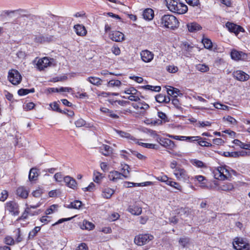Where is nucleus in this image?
I'll use <instances>...</instances> for the list:
<instances>
[{
	"label": "nucleus",
	"mask_w": 250,
	"mask_h": 250,
	"mask_svg": "<svg viewBox=\"0 0 250 250\" xmlns=\"http://www.w3.org/2000/svg\"><path fill=\"white\" fill-rule=\"evenodd\" d=\"M115 191L112 188L107 187H104L102 189V195L106 199H109L114 194Z\"/></svg>",
	"instance_id": "nucleus-18"
},
{
	"label": "nucleus",
	"mask_w": 250,
	"mask_h": 250,
	"mask_svg": "<svg viewBox=\"0 0 250 250\" xmlns=\"http://www.w3.org/2000/svg\"><path fill=\"white\" fill-rule=\"evenodd\" d=\"M112 148L106 145H103L100 147V151L104 156H108L112 153Z\"/></svg>",
	"instance_id": "nucleus-23"
},
{
	"label": "nucleus",
	"mask_w": 250,
	"mask_h": 250,
	"mask_svg": "<svg viewBox=\"0 0 250 250\" xmlns=\"http://www.w3.org/2000/svg\"><path fill=\"white\" fill-rule=\"evenodd\" d=\"M159 143L162 146L170 150L173 149L176 146L173 141L167 138H160Z\"/></svg>",
	"instance_id": "nucleus-10"
},
{
	"label": "nucleus",
	"mask_w": 250,
	"mask_h": 250,
	"mask_svg": "<svg viewBox=\"0 0 250 250\" xmlns=\"http://www.w3.org/2000/svg\"><path fill=\"white\" fill-rule=\"evenodd\" d=\"M121 84V82L118 80H110L107 83L108 87H119Z\"/></svg>",
	"instance_id": "nucleus-41"
},
{
	"label": "nucleus",
	"mask_w": 250,
	"mask_h": 250,
	"mask_svg": "<svg viewBox=\"0 0 250 250\" xmlns=\"http://www.w3.org/2000/svg\"><path fill=\"white\" fill-rule=\"evenodd\" d=\"M115 131L121 137L123 138H127L131 141L133 142H136V139L130 134L129 133L115 129Z\"/></svg>",
	"instance_id": "nucleus-28"
},
{
	"label": "nucleus",
	"mask_w": 250,
	"mask_h": 250,
	"mask_svg": "<svg viewBox=\"0 0 250 250\" xmlns=\"http://www.w3.org/2000/svg\"><path fill=\"white\" fill-rule=\"evenodd\" d=\"M28 191L23 187H19L17 189V194L22 198H26L28 196Z\"/></svg>",
	"instance_id": "nucleus-26"
},
{
	"label": "nucleus",
	"mask_w": 250,
	"mask_h": 250,
	"mask_svg": "<svg viewBox=\"0 0 250 250\" xmlns=\"http://www.w3.org/2000/svg\"><path fill=\"white\" fill-rule=\"evenodd\" d=\"M167 70L169 73H174L178 71V68L174 65H169L167 67Z\"/></svg>",
	"instance_id": "nucleus-51"
},
{
	"label": "nucleus",
	"mask_w": 250,
	"mask_h": 250,
	"mask_svg": "<svg viewBox=\"0 0 250 250\" xmlns=\"http://www.w3.org/2000/svg\"><path fill=\"white\" fill-rule=\"evenodd\" d=\"M132 106L140 113H144L149 108V105L144 101L133 103Z\"/></svg>",
	"instance_id": "nucleus-11"
},
{
	"label": "nucleus",
	"mask_w": 250,
	"mask_h": 250,
	"mask_svg": "<svg viewBox=\"0 0 250 250\" xmlns=\"http://www.w3.org/2000/svg\"><path fill=\"white\" fill-rule=\"evenodd\" d=\"M237 240L234 241L233 243V245L235 244V246H236L237 248H240V245H250L248 243H245L244 242L242 239L240 238H236Z\"/></svg>",
	"instance_id": "nucleus-47"
},
{
	"label": "nucleus",
	"mask_w": 250,
	"mask_h": 250,
	"mask_svg": "<svg viewBox=\"0 0 250 250\" xmlns=\"http://www.w3.org/2000/svg\"><path fill=\"white\" fill-rule=\"evenodd\" d=\"M166 5L169 11L178 14H183L188 10V6L179 0H166Z\"/></svg>",
	"instance_id": "nucleus-1"
},
{
	"label": "nucleus",
	"mask_w": 250,
	"mask_h": 250,
	"mask_svg": "<svg viewBox=\"0 0 250 250\" xmlns=\"http://www.w3.org/2000/svg\"><path fill=\"white\" fill-rule=\"evenodd\" d=\"M202 42L206 48L210 49L212 48V42L210 40L207 38L203 39L202 40Z\"/></svg>",
	"instance_id": "nucleus-43"
},
{
	"label": "nucleus",
	"mask_w": 250,
	"mask_h": 250,
	"mask_svg": "<svg viewBox=\"0 0 250 250\" xmlns=\"http://www.w3.org/2000/svg\"><path fill=\"white\" fill-rule=\"evenodd\" d=\"M1 197H0V200L1 201H4L8 197V192L6 190H3L1 192Z\"/></svg>",
	"instance_id": "nucleus-63"
},
{
	"label": "nucleus",
	"mask_w": 250,
	"mask_h": 250,
	"mask_svg": "<svg viewBox=\"0 0 250 250\" xmlns=\"http://www.w3.org/2000/svg\"><path fill=\"white\" fill-rule=\"evenodd\" d=\"M158 116L159 118L161 119V120L158 119L152 121L151 123L154 125H162L163 123H166L168 121L167 117L165 113L161 111H159L158 112Z\"/></svg>",
	"instance_id": "nucleus-17"
},
{
	"label": "nucleus",
	"mask_w": 250,
	"mask_h": 250,
	"mask_svg": "<svg viewBox=\"0 0 250 250\" xmlns=\"http://www.w3.org/2000/svg\"><path fill=\"white\" fill-rule=\"evenodd\" d=\"M94 181L96 183H99L103 178L102 174L99 172H94Z\"/></svg>",
	"instance_id": "nucleus-54"
},
{
	"label": "nucleus",
	"mask_w": 250,
	"mask_h": 250,
	"mask_svg": "<svg viewBox=\"0 0 250 250\" xmlns=\"http://www.w3.org/2000/svg\"><path fill=\"white\" fill-rule=\"evenodd\" d=\"M230 56L232 60L236 61L250 60V54L239 51L235 49L232 50L230 53Z\"/></svg>",
	"instance_id": "nucleus-4"
},
{
	"label": "nucleus",
	"mask_w": 250,
	"mask_h": 250,
	"mask_svg": "<svg viewBox=\"0 0 250 250\" xmlns=\"http://www.w3.org/2000/svg\"><path fill=\"white\" fill-rule=\"evenodd\" d=\"M232 75L234 78L240 81H246L250 78L248 74L241 70L234 71Z\"/></svg>",
	"instance_id": "nucleus-15"
},
{
	"label": "nucleus",
	"mask_w": 250,
	"mask_h": 250,
	"mask_svg": "<svg viewBox=\"0 0 250 250\" xmlns=\"http://www.w3.org/2000/svg\"><path fill=\"white\" fill-rule=\"evenodd\" d=\"M76 250H88V247L85 243H81Z\"/></svg>",
	"instance_id": "nucleus-64"
},
{
	"label": "nucleus",
	"mask_w": 250,
	"mask_h": 250,
	"mask_svg": "<svg viewBox=\"0 0 250 250\" xmlns=\"http://www.w3.org/2000/svg\"><path fill=\"white\" fill-rule=\"evenodd\" d=\"M129 166L128 165L125 164L122 167V170L124 171L123 172V175L124 177L125 178H127L128 177V175L129 174Z\"/></svg>",
	"instance_id": "nucleus-45"
},
{
	"label": "nucleus",
	"mask_w": 250,
	"mask_h": 250,
	"mask_svg": "<svg viewBox=\"0 0 250 250\" xmlns=\"http://www.w3.org/2000/svg\"><path fill=\"white\" fill-rule=\"evenodd\" d=\"M35 105V104L33 103L30 102L24 105L23 106V108L26 110H30L32 109L34 107Z\"/></svg>",
	"instance_id": "nucleus-58"
},
{
	"label": "nucleus",
	"mask_w": 250,
	"mask_h": 250,
	"mask_svg": "<svg viewBox=\"0 0 250 250\" xmlns=\"http://www.w3.org/2000/svg\"><path fill=\"white\" fill-rule=\"evenodd\" d=\"M196 70L201 72H207L209 71V66L206 64H198L195 65Z\"/></svg>",
	"instance_id": "nucleus-35"
},
{
	"label": "nucleus",
	"mask_w": 250,
	"mask_h": 250,
	"mask_svg": "<svg viewBox=\"0 0 250 250\" xmlns=\"http://www.w3.org/2000/svg\"><path fill=\"white\" fill-rule=\"evenodd\" d=\"M225 26L230 32L234 33L236 36L240 32H244L245 31L244 28L241 26L229 21L226 23Z\"/></svg>",
	"instance_id": "nucleus-9"
},
{
	"label": "nucleus",
	"mask_w": 250,
	"mask_h": 250,
	"mask_svg": "<svg viewBox=\"0 0 250 250\" xmlns=\"http://www.w3.org/2000/svg\"><path fill=\"white\" fill-rule=\"evenodd\" d=\"M161 24L162 27L175 29L179 26V22L177 18L173 15L166 14L162 16L160 19Z\"/></svg>",
	"instance_id": "nucleus-2"
},
{
	"label": "nucleus",
	"mask_w": 250,
	"mask_h": 250,
	"mask_svg": "<svg viewBox=\"0 0 250 250\" xmlns=\"http://www.w3.org/2000/svg\"><path fill=\"white\" fill-rule=\"evenodd\" d=\"M181 140H188L190 142H195L201 139V137L200 136H192V137H187V136H181Z\"/></svg>",
	"instance_id": "nucleus-40"
},
{
	"label": "nucleus",
	"mask_w": 250,
	"mask_h": 250,
	"mask_svg": "<svg viewBox=\"0 0 250 250\" xmlns=\"http://www.w3.org/2000/svg\"><path fill=\"white\" fill-rule=\"evenodd\" d=\"M136 143H138L139 145H141L145 147L148 148H154L155 145L153 144H148V143H139L136 141Z\"/></svg>",
	"instance_id": "nucleus-56"
},
{
	"label": "nucleus",
	"mask_w": 250,
	"mask_h": 250,
	"mask_svg": "<svg viewBox=\"0 0 250 250\" xmlns=\"http://www.w3.org/2000/svg\"><path fill=\"white\" fill-rule=\"evenodd\" d=\"M95 227V225L91 222L87 220H83L82 224L81 225V228L83 229L92 230Z\"/></svg>",
	"instance_id": "nucleus-31"
},
{
	"label": "nucleus",
	"mask_w": 250,
	"mask_h": 250,
	"mask_svg": "<svg viewBox=\"0 0 250 250\" xmlns=\"http://www.w3.org/2000/svg\"><path fill=\"white\" fill-rule=\"evenodd\" d=\"M128 210L131 214L135 215H139L142 213V208L137 206H130Z\"/></svg>",
	"instance_id": "nucleus-27"
},
{
	"label": "nucleus",
	"mask_w": 250,
	"mask_h": 250,
	"mask_svg": "<svg viewBox=\"0 0 250 250\" xmlns=\"http://www.w3.org/2000/svg\"><path fill=\"white\" fill-rule=\"evenodd\" d=\"M87 81L95 85L99 86L102 84V80L98 77H90L87 79Z\"/></svg>",
	"instance_id": "nucleus-32"
},
{
	"label": "nucleus",
	"mask_w": 250,
	"mask_h": 250,
	"mask_svg": "<svg viewBox=\"0 0 250 250\" xmlns=\"http://www.w3.org/2000/svg\"><path fill=\"white\" fill-rule=\"evenodd\" d=\"M167 185H169L171 187H173L174 188L177 189L180 191H182V188L181 185L177 182L171 181V179L170 180Z\"/></svg>",
	"instance_id": "nucleus-39"
},
{
	"label": "nucleus",
	"mask_w": 250,
	"mask_h": 250,
	"mask_svg": "<svg viewBox=\"0 0 250 250\" xmlns=\"http://www.w3.org/2000/svg\"><path fill=\"white\" fill-rule=\"evenodd\" d=\"M179 243L183 248H187L190 245V242L188 238L184 237L180 238Z\"/></svg>",
	"instance_id": "nucleus-34"
},
{
	"label": "nucleus",
	"mask_w": 250,
	"mask_h": 250,
	"mask_svg": "<svg viewBox=\"0 0 250 250\" xmlns=\"http://www.w3.org/2000/svg\"><path fill=\"white\" fill-rule=\"evenodd\" d=\"M50 106L51 107L53 110L57 111L60 113H66L65 111H62L60 109L59 107V104L56 102H54L52 104H50Z\"/></svg>",
	"instance_id": "nucleus-42"
},
{
	"label": "nucleus",
	"mask_w": 250,
	"mask_h": 250,
	"mask_svg": "<svg viewBox=\"0 0 250 250\" xmlns=\"http://www.w3.org/2000/svg\"><path fill=\"white\" fill-rule=\"evenodd\" d=\"M82 203L81 201L79 200H75L68 205L67 208H69L79 209L82 206Z\"/></svg>",
	"instance_id": "nucleus-36"
},
{
	"label": "nucleus",
	"mask_w": 250,
	"mask_h": 250,
	"mask_svg": "<svg viewBox=\"0 0 250 250\" xmlns=\"http://www.w3.org/2000/svg\"><path fill=\"white\" fill-rule=\"evenodd\" d=\"M140 56L142 61L145 62H150L154 58V54L148 50L142 51L140 53Z\"/></svg>",
	"instance_id": "nucleus-13"
},
{
	"label": "nucleus",
	"mask_w": 250,
	"mask_h": 250,
	"mask_svg": "<svg viewBox=\"0 0 250 250\" xmlns=\"http://www.w3.org/2000/svg\"><path fill=\"white\" fill-rule=\"evenodd\" d=\"M76 34L81 36H84L87 33V31L85 27L81 24L75 25L74 27Z\"/></svg>",
	"instance_id": "nucleus-20"
},
{
	"label": "nucleus",
	"mask_w": 250,
	"mask_h": 250,
	"mask_svg": "<svg viewBox=\"0 0 250 250\" xmlns=\"http://www.w3.org/2000/svg\"><path fill=\"white\" fill-rule=\"evenodd\" d=\"M110 39L116 42H122L125 40V35L123 33L118 31H112L109 35Z\"/></svg>",
	"instance_id": "nucleus-14"
},
{
	"label": "nucleus",
	"mask_w": 250,
	"mask_h": 250,
	"mask_svg": "<svg viewBox=\"0 0 250 250\" xmlns=\"http://www.w3.org/2000/svg\"><path fill=\"white\" fill-rule=\"evenodd\" d=\"M41 230L40 227H36L33 230L30 231L29 233V238L32 239L36 235L37 233Z\"/></svg>",
	"instance_id": "nucleus-44"
},
{
	"label": "nucleus",
	"mask_w": 250,
	"mask_h": 250,
	"mask_svg": "<svg viewBox=\"0 0 250 250\" xmlns=\"http://www.w3.org/2000/svg\"><path fill=\"white\" fill-rule=\"evenodd\" d=\"M188 30L190 32H195L201 29V26L196 22H192L187 25Z\"/></svg>",
	"instance_id": "nucleus-29"
},
{
	"label": "nucleus",
	"mask_w": 250,
	"mask_h": 250,
	"mask_svg": "<svg viewBox=\"0 0 250 250\" xmlns=\"http://www.w3.org/2000/svg\"><path fill=\"white\" fill-rule=\"evenodd\" d=\"M63 181L65 185L73 189H75L77 188V183L76 181L72 177L69 176H66L63 177Z\"/></svg>",
	"instance_id": "nucleus-16"
},
{
	"label": "nucleus",
	"mask_w": 250,
	"mask_h": 250,
	"mask_svg": "<svg viewBox=\"0 0 250 250\" xmlns=\"http://www.w3.org/2000/svg\"><path fill=\"white\" fill-rule=\"evenodd\" d=\"M154 11L152 9L147 8L144 11L143 17L146 20H151L154 17Z\"/></svg>",
	"instance_id": "nucleus-24"
},
{
	"label": "nucleus",
	"mask_w": 250,
	"mask_h": 250,
	"mask_svg": "<svg viewBox=\"0 0 250 250\" xmlns=\"http://www.w3.org/2000/svg\"><path fill=\"white\" fill-rule=\"evenodd\" d=\"M8 80L12 84L16 85L21 82L22 77L18 70L11 69L8 72Z\"/></svg>",
	"instance_id": "nucleus-3"
},
{
	"label": "nucleus",
	"mask_w": 250,
	"mask_h": 250,
	"mask_svg": "<svg viewBox=\"0 0 250 250\" xmlns=\"http://www.w3.org/2000/svg\"><path fill=\"white\" fill-rule=\"evenodd\" d=\"M192 164L200 168L206 167L205 164L202 161L196 159L193 160Z\"/></svg>",
	"instance_id": "nucleus-50"
},
{
	"label": "nucleus",
	"mask_w": 250,
	"mask_h": 250,
	"mask_svg": "<svg viewBox=\"0 0 250 250\" xmlns=\"http://www.w3.org/2000/svg\"><path fill=\"white\" fill-rule=\"evenodd\" d=\"M30 214V211H29V207H27L24 212L22 214L21 216L19 217L18 220H23L27 218L28 215Z\"/></svg>",
	"instance_id": "nucleus-53"
},
{
	"label": "nucleus",
	"mask_w": 250,
	"mask_h": 250,
	"mask_svg": "<svg viewBox=\"0 0 250 250\" xmlns=\"http://www.w3.org/2000/svg\"><path fill=\"white\" fill-rule=\"evenodd\" d=\"M215 178L220 180L226 179L229 175V171L225 167H219L214 171Z\"/></svg>",
	"instance_id": "nucleus-7"
},
{
	"label": "nucleus",
	"mask_w": 250,
	"mask_h": 250,
	"mask_svg": "<svg viewBox=\"0 0 250 250\" xmlns=\"http://www.w3.org/2000/svg\"><path fill=\"white\" fill-rule=\"evenodd\" d=\"M35 92V89L34 88L31 89H23L21 88L18 91V93L20 96L26 95L29 93H34Z\"/></svg>",
	"instance_id": "nucleus-37"
},
{
	"label": "nucleus",
	"mask_w": 250,
	"mask_h": 250,
	"mask_svg": "<svg viewBox=\"0 0 250 250\" xmlns=\"http://www.w3.org/2000/svg\"><path fill=\"white\" fill-rule=\"evenodd\" d=\"M54 178L57 182H61L62 181V178L63 179L62 175L61 173L58 172L56 173L54 176Z\"/></svg>",
	"instance_id": "nucleus-61"
},
{
	"label": "nucleus",
	"mask_w": 250,
	"mask_h": 250,
	"mask_svg": "<svg viewBox=\"0 0 250 250\" xmlns=\"http://www.w3.org/2000/svg\"><path fill=\"white\" fill-rule=\"evenodd\" d=\"M173 174L179 181H182L185 182H188L189 176L187 171L181 167L173 170Z\"/></svg>",
	"instance_id": "nucleus-5"
},
{
	"label": "nucleus",
	"mask_w": 250,
	"mask_h": 250,
	"mask_svg": "<svg viewBox=\"0 0 250 250\" xmlns=\"http://www.w3.org/2000/svg\"><path fill=\"white\" fill-rule=\"evenodd\" d=\"M124 177L122 173L117 171H112L110 172L108 177L111 181L117 182L119 179H123Z\"/></svg>",
	"instance_id": "nucleus-19"
},
{
	"label": "nucleus",
	"mask_w": 250,
	"mask_h": 250,
	"mask_svg": "<svg viewBox=\"0 0 250 250\" xmlns=\"http://www.w3.org/2000/svg\"><path fill=\"white\" fill-rule=\"evenodd\" d=\"M153 239V236L149 234H139L135 236L134 243L138 246H143L148 243Z\"/></svg>",
	"instance_id": "nucleus-6"
},
{
	"label": "nucleus",
	"mask_w": 250,
	"mask_h": 250,
	"mask_svg": "<svg viewBox=\"0 0 250 250\" xmlns=\"http://www.w3.org/2000/svg\"><path fill=\"white\" fill-rule=\"evenodd\" d=\"M233 248L236 250H250V245H240V248H237L235 244L233 245Z\"/></svg>",
	"instance_id": "nucleus-62"
},
{
	"label": "nucleus",
	"mask_w": 250,
	"mask_h": 250,
	"mask_svg": "<svg viewBox=\"0 0 250 250\" xmlns=\"http://www.w3.org/2000/svg\"><path fill=\"white\" fill-rule=\"evenodd\" d=\"M51 64V62L49 58L45 57L43 58L39 59L36 63V65L40 70H42L45 68L50 66Z\"/></svg>",
	"instance_id": "nucleus-12"
},
{
	"label": "nucleus",
	"mask_w": 250,
	"mask_h": 250,
	"mask_svg": "<svg viewBox=\"0 0 250 250\" xmlns=\"http://www.w3.org/2000/svg\"><path fill=\"white\" fill-rule=\"evenodd\" d=\"M234 186L232 184L230 183H224L223 184L220 185L218 187V190L229 191L233 190Z\"/></svg>",
	"instance_id": "nucleus-22"
},
{
	"label": "nucleus",
	"mask_w": 250,
	"mask_h": 250,
	"mask_svg": "<svg viewBox=\"0 0 250 250\" xmlns=\"http://www.w3.org/2000/svg\"><path fill=\"white\" fill-rule=\"evenodd\" d=\"M157 179L160 181L162 182H165L167 185H168V182H169L171 178H168L167 175H163L161 176H159L157 177Z\"/></svg>",
	"instance_id": "nucleus-48"
},
{
	"label": "nucleus",
	"mask_w": 250,
	"mask_h": 250,
	"mask_svg": "<svg viewBox=\"0 0 250 250\" xmlns=\"http://www.w3.org/2000/svg\"><path fill=\"white\" fill-rule=\"evenodd\" d=\"M5 210L9 211L12 215L17 216L20 213L18 204L14 202L10 201L5 205Z\"/></svg>",
	"instance_id": "nucleus-8"
},
{
	"label": "nucleus",
	"mask_w": 250,
	"mask_h": 250,
	"mask_svg": "<svg viewBox=\"0 0 250 250\" xmlns=\"http://www.w3.org/2000/svg\"><path fill=\"white\" fill-rule=\"evenodd\" d=\"M140 93L139 91L137 92V93H135V95H130L129 96L126 98L125 97H124L125 98H127L128 100L131 101H135L137 102L140 100L139 96H140Z\"/></svg>",
	"instance_id": "nucleus-46"
},
{
	"label": "nucleus",
	"mask_w": 250,
	"mask_h": 250,
	"mask_svg": "<svg viewBox=\"0 0 250 250\" xmlns=\"http://www.w3.org/2000/svg\"><path fill=\"white\" fill-rule=\"evenodd\" d=\"M142 88L146 90H149L155 92H159L161 89L160 86H152L150 85L143 86Z\"/></svg>",
	"instance_id": "nucleus-38"
},
{
	"label": "nucleus",
	"mask_w": 250,
	"mask_h": 250,
	"mask_svg": "<svg viewBox=\"0 0 250 250\" xmlns=\"http://www.w3.org/2000/svg\"><path fill=\"white\" fill-rule=\"evenodd\" d=\"M4 243L8 245H12L14 244V241L11 237L6 236L4 238Z\"/></svg>",
	"instance_id": "nucleus-57"
},
{
	"label": "nucleus",
	"mask_w": 250,
	"mask_h": 250,
	"mask_svg": "<svg viewBox=\"0 0 250 250\" xmlns=\"http://www.w3.org/2000/svg\"><path fill=\"white\" fill-rule=\"evenodd\" d=\"M194 178L198 182L201 188H208L207 180L205 177L202 175H197Z\"/></svg>",
	"instance_id": "nucleus-21"
},
{
	"label": "nucleus",
	"mask_w": 250,
	"mask_h": 250,
	"mask_svg": "<svg viewBox=\"0 0 250 250\" xmlns=\"http://www.w3.org/2000/svg\"><path fill=\"white\" fill-rule=\"evenodd\" d=\"M58 206L56 205H53L51 206L49 208L46 210L45 214L49 215L53 213L57 210Z\"/></svg>",
	"instance_id": "nucleus-49"
},
{
	"label": "nucleus",
	"mask_w": 250,
	"mask_h": 250,
	"mask_svg": "<svg viewBox=\"0 0 250 250\" xmlns=\"http://www.w3.org/2000/svg\"><path fill=\"white\" fill-rule=\"evenodd\" d=\"M198 142V144L202 146H211V144L209 143H208L205 141H202V140H199L198 141H197Z\"/></svg>",
	"instance_id": "nucleus-60"
},
{
	"label": "nucleus",
	"mask_w": 250,
	"mask_h": 250,
	"mask_svg": "<svg viewBox=\"0 0 250 250\" xmlns=\"http://www.w3.org/2000/svg\"><path fill=\"white\" fill-rule=\"evenodd\" d=\"M39 176L37 169L36 168H32L29 173L28 178L30 181H36Z\"/></svg>",
	"instance_id": "nucleus-30"
},
{
	"label": "nucleus",
	"mask_w": 250,
	"mask_h": 250,
	"mask_svg": "<svg viewBox=\"0 0 250 250\" xmlns=\"http://www.w3.org/2000/svg\"><path fill=\"white\" fill-rule=\"evenodd\" d=\"M75 125L76 127H80L82 126H85L86 127H91V125L90 124H87L86 122L82 118L78 119L75 122Z\"/></svg>",
	"instance_id": "nucleus-33"
},
{
	"label": "nucleus",
	"mask_w": 250,
	"mask_h": 250,
	"mask_svg": "<svg viewBox=\"0 0 250 250\" xmlns=\"http://www.w3.org/2000/svg\"><path fill=\"white\" fill-rule=\"evenodd\" d=\"M138 91L133 87H129L125 90V93L128 95H135Z\"/></svg>",
	"instance_id": "nucleus-52"
},
{
	"label": "nucleus",
	"mask_w": 250,
	"mask_h": 250,
	"mask_svg": "<svg viewBox=\"0 0 250 250\" xmlns=\"http://www.w3.org/2000/svg\"><path fill=\"white\" fill-rule=\"evenodd\" d=\"M156 101L159 103H168L170 101L169 97L166 96L162 94H159L155 96Z\"/></svg>",
	"instance_id": "nucleus-25"
},
{
	"label": "nucleus",
	"mask_w": 250,
	"mask_h": 250,
	"mask_svg": "<svg viewBox=\"0 0 250 250\" xmlns=\"http://www.w3.org/2000/svg\"><path fill=\"white\" fill-rule=\"evenodd\" d=\"M111 52L115 55H119L121 53V50L117 45H113L111 48Z\"/></svg>",
	"instance_id": "nucleus-55"
},
{
	"label": "nucleus",
	"mask_w": 250,
	"mask_h": 250,
	"mask_svg": "<svg viewBox=\"0 0 250 250\" xmlns=\"http://www.w3.org/2000/svg\"><path fill=\"white\" fill-rule=\"evenodd\" d=\"M224 119L226 120L228 122H229L232 125H236L237 123L236 120L233 117L228 116L226 118L224 117Z\"/></svg>",
	"instance_id": "nucleus-59"
}]
</instances>
